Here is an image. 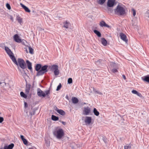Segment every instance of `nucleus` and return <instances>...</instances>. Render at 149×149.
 <instances>
[{"label": "nucleus", "mask_w": 149, "mask_h": 149, "mask_svg": "<svg viewBox=\"0 0 149 149\" xmlns=\"http://www.w3.org/2000/svg\"><path fill=\"white\" fill-rule=\"evenodd\" d=\"M23 143L26 145H27L28 144V141L27 140L25 139L22 140Z\"/></svg>", "instance_id": "nucleus-40"}, {"label": "nucleus", "mask_w": 149, "mask_h": 149, "mask_svg": "<svg viewBox=\"0 0 149 149\" xmlns=\"http://www.w3.org/2000/svg\"><path fill=\"white\" fill-rule=\"evenodd\" d=\"M72 144H73V145L74 146H71L72 149H74V148L76 147V145L74 143H73Z\"/></svg>", "instance_id": "nucleus-48"}, {"label": "nucleus", "mask_w": 149, "mask_h": 149, "mask_svg": "<svg viewBox=\"0 0 149 149\" xmlns=\"http://www.w3.org/2000/svg\"><path fill=\"white\" fill-rule=\"evenodd\" d=\"M20 137L22 141L24 139V136L22 135L20 136Z\"/></svg>", "instance_id": "nucleus-54"}, {"label": "nucleus", "mask_w": 149, "mask_h": 149, "mask_svg": "<svg viewBox=\"0 0 149 149\" xmlns=\"http://www.w3.org/2000/svg\"><path fill=\"white\" fill-rule=\"evenodd\" d=\"M91 112V109L88 107L84 108L83 114L84 115H88Z\"/></svg>", "instance_id": "nucleus-8"}, {"label": "nucleus", "mask_w": 149, "mask_h": 149, "mask_svg": "<svg viewBox=\"0 0 149 149\" xmlns=\"http://www.w3.org/2000/svg\"><path fill=\"white\" fill-rule=\"evenodd\" d=\"M6 6L8 10H10L11 8L10 5L8 3H7L6 4Z\"/></svg>", "instance_id": "nucleus-39"}, {"label": "nucleus", "mask_w": 149, "mask_h": 149, "mask_svg": "<svg viewBox=\"0 0 149 149\" xmlns=\"http://www.w3.org/2000/svg\"><path fill=\"white\" fill-rule=\"evenodd\" d=\"M72 82V78H70L68 79V82L69 84H71Z\"/></svg>", "instance_id": "nucleus-36"}, {"label": "nucleus", "mask_w": 149, "mask_h": 149, "mask_svg": "<svg viewBox=\"0 0 149 149\" xmlns=\"http://www.w3.org/2000/svg\"><path fill=\"white\" fill-rule=\"evenodd\" d=\"M31 88V85H26L25 88V93L26 94H28Z\"/></svg>", "instance_id": "nucleus-16"}, {"label": "nucleus", "mask_w": 149, "mask_h": 149, "mask_svg": "<svg viewBox=\"0 0 149 149\" xmlns=\"http://www.w3.org/2000/svg\"><path fill=\"white\" fill-rule=\"evenodd\" d=\"M122 77H123V79L125 80L126 79V77L125 76V75H124V74L123 75Z\"/></svg>", "instance_id": "nucleus-57"}, {"label": "nucleus", "mask_w": 149, "mask_h": 149, "mask_svg": "<svg viewBox=\"0 0 149 149\" xmlns=\"http://www.w3.org/2000/svg\"><path fill=\"white\" fill-rule=\"evenodd\" d=\"M115 0H108L107 2V5L108 7H112L116 4Z\"/></svg>", "instance_id": "nucleus-7"}, {"label": "nucleus", "mask_w": 149, "mask_h": 149, "mask_svg": "<svg viewBox=\"0 0 149 149\" xmlns=\"http://www.w3.org/2000/svg\"><path fill=\"white\" fill-rule=\"evenodd\" d=\"M142 79L143 81L149 83V76H146L144 78L142 77Z\"/></svg>", "instance_id": "nucleus-23"}, {"label": "nucleus", "mask_w": 149, "mask_h": 149, "mask_svg": "<svg viewBox=\"0 0 149 149\" xmlns=\"http://www.w3.org/2000/svg\"><path fill=\"white\" fill-rule=\"evenodd\" d=\"M5 49L6 53L8 55L9 57L13 54V53L8 47H5Z\"/></svg>", "instance_id": "nucleus-10"}, {"label": "nucleus", "mask_w": 149, "mask_h": 149, "mask_svg": "<svg viewBox=\"0 0 149 149\" xmlns=\"http://www.w3.org/2000/svg\"><path fill=\"white\" fill-rule=\"evenodd\" d=\"M14 146V144L13 143H11L8 146H5L4 148H2L0 149H12Z\"/></svg>", "instance_id": "nucleus-13"}, {"label": "nucleus", "mask_w": 149, "mask_h": 149, "mask_svg": "<svg viewBox=\"0 0 149 149\" xmlns=\"http://www.w3.org/2000/svg\"><path fill=\"white\" fill-rule=\"evenodd\" d=\"M112 71L113 72L115 73L117 72V69L114 68L112 69Z\"/></svg>", "instance_id": "nucleus-47"}, {"label": "nucleus", "mask_w": 149, "mask_h": 149, "mask_svg": "<svg viewBox=\"0 0 149 149\" xmlns=\"http://www.w3.org/2000/svg\"><path fill=\"white\" fill-rule=\"evenodd\" d=\"M17 66H19L23 69H25L26 67L24 61L22 58H18L17 60Z\"/></svg>", "instance_id": "nucleus-6"}, {"label": "nucleus", "mask_w": 149, "mask_h": 149, "mask_svg": "<svg viewBox=\"0 0 149 149\" xmlns=\"http://www.w3.org/2000/svg\"><path fill=\"white\" fill-rule=\"evenodd\" d=\"M93 91L95 93H97L99 94L100 95H102V93L100 92V91H97L95 89H93Z\"/></svg>", "instance_id": "nucleus-42"}, {"label": "nucleus", "mask_w": 149, "mask_h": 149, "mask_svg": "<svg viewBox=\"0 0 149 149\" xmlns=\"http://www.w3.org/2000/svg\"><path fill=\"white\" fill-rule=\"evenodd\" d=\"M24 107L26 108L27 106V104L26 102H24Z\"/></svg>", "instance_id": "nucleus-52"}, {"label": "nucleus", "mask_w": 149, "mask_h": 149, "mask_svg": "<svg viewBox=\"0 0 149 149\" xmlns=\"http://www.w3.org/2000/svg\"><path fill=\"white\" fill-rule=\"evenodd\" d=\"M4 119L2 117H0V123H1L3 121Z\"/></svg>", "instance_id": "nucleus-49"}, {"label": "nucleus", "mask_w": 149, "mask_h": 149, "mask_svg": "<svg viewBox=\"0 0 149 149\" xmlns=\"http://www.w3.org/2000/svg\"><path fill=\"white\" fill-rule=\"evenodd\" d=\"M37 93L38 95L40 97H45L46 95H47L48 97V95L49 94V90H47L44 92L40 88H38L37 90Z\"/></svg>", "instance_id": "nucleus-4"}, {"label": "nucleus", "mask_w": 149, "mask_h": 149, "mask_svg": "<svg viewBox=\"0 0 149 149\" xmlns=\"http://www.w3.org/2000/svg\"><path fill=\"white\" fill-rule=\"evenodd\" d=\"M25 49H26V48H25ZM26 52H27V53H28V51H27V49H26Z\"/></svg>", "instance_id": "nucleus-60"}, {"label": "nucleus", "mask_w": 149, "mask_h": 149, "mask_svg": "<svg viewBox=\"0 0 149 149\" xmlns=\"http://www.w3.org/2000/svg\"><path fill=\"white\" fill-rule=\"evenodd\" d=\"M26 63H27L28 68V69L30 70H32V67L31 63L28 60H27L26 61Z\"/></svg>", "instance_id": "nucleus-17"}, {"label": "nucleus", "mask_w": 149, "mask_h": 149, "mask_svg": "<svg viewBox=\"0 0 149 149\" xmlns=\"http://www.w3.org/2000/svg\"><path fill=\"white\" fill-rule=\"evenodd\" d=\"M69 22H68L67 21H66L64 23V25L63 26L66 28H68V24Z\"/></svg>", "instance_id": "nucleus-29"}, {"label": "nucleus", "mask_w": 149, "mask_h": 149, "mask_svg": "<svg viewBox=\"0 0 149 149\" xmlns=\"http://www.w3.org/2000/svg\"><path fill=\"white\" fill-rule=\"evenodd\" d=\"M13 37H19L18 34H16L13 36Z\"/></svg>", "instance_id": "nucleus-51"}, {"label": "nucleus", "mask_w": 149, "mask_h": 149, "mask_svg": "<svg viewBox=\"0 0 149 149\" xmlns=\"http://www.w3.org/2000/svg\"><path fill=\"white\" fill-rule=\"evenodd\" d=\"M93 113H94V114L97 116H98L99 115V112L97 111V109L95 108H94L93 109Z\"/></svg>", "instance_id": "nucleus-24"}, {"label": "nucleus", "mask_w": 149, "mask_h": 149, "mask_svg": "<svg viewBox=\"0 0 149 149\" xmlns=\"http://www.w3.org/2000/svg\"><path fill=\"white\" fill-rule=\"evenodd\" d=\"M20 95L22 97L24 98H26L27 97V95L26 94H24V93L23 92H21L20 93Z\"/></svg>", "instance_id": "nucleus-27"}, {"label": "nucleus", "mask_w": 149, "mask_h": 149, "mask_svg": "<svg viewBox=\"0 0 149 149\" xmlns=\"http://www.w3.org/2000/svg\"><path fill=\"white\" fill-rule=\"evenodd\" d=\"M100 26L102 27H106L111 29V27L107 24L103 20L101 21L100 22Z\"/></svg>", "instance_id": "nucleus-9"}, {"label": "nucleus", "mask_w": 149, "mask_h": 149, "mask_svg": "<svg viewBox=\"0 0 149 149\" xmlns=\"http://www.w3.org/2000/svg\"><path fill=\"white\" fill-rule=\"evenodd\" d=\"M54 136L58 139H61L64 136V133L63 130L58 127H56L53 132Z\"/></svg>", "instance_id": "nucleus-1"}, {"label": "nucleus", "mask_w": 149, "mask_h": 149, "mask_svg": "<svg viewBox=\"0 0 149 149\" xmlns=\"http://www.w3.org/2000/svg\"><path fill=\"white\" fill-rule=\"evenodd\" d=\"M49 68L51 71L54 72L55 75H57L59 74V70L58 69V66L57 65H49Z\"/></svg>", "instance_id": "nucleus-3"}, {"label": "nucleus", "mask_w": 149, "mask_h": 149, "mask_svg": "<svg viewBox=\"0 0 149 149\" xmlns=\"http://www.w3.org/2000/svg\"><path fill=\"white\" fill-rule=\"evenodd\" d=\"M110 65L111 66L112 68H116V67L117 65L114 63H111L110 64Z\"/></svg>", "instance_id": "nucleus-34"}, {"label": "nucleus", "mask_w": 149, "mask_h": 149, "mask_svg": "<svg viewBox=\"0 0 149 149\" xmlns=\"http://www.w3.org/2000/svg\"><path fill=\"white\" fill-rule=\"evenodd\" d=\"M132 92L133 94L136 95L138 92L136 90H133L132 91Z\"/></svg>", "instance_id": "nucleus-44"}, {"label": "nucleus", "mask_w": 149, "mask_h": 149, "mask_svg": "<svg viewBox=\"0 0 149 149\" xmlns=\"http://www.w3.org/2000/svg\"><path fill=\"white\" fill-rule=\"evenodd\" d=\"M41 65L40 64H37L36 65L35 67V69L36 71H39L41 68Z\"/></svg>", "instance_id": "nucleus-21"}, {"label": "nucleus", "mask_w": 149, "mask_h": 149, "mask_svg": "<svg viewBox=\"0 0 149 149\" xmlns=\"http://www.w3.org/2000/svg\"><path fill=\"white\" fill-rule=\"evenodd\" d=\"M136 95L140 97H142V95L141 94V93L138 92L136 94Z\"/></svg>", "instance_id": "nucleus-50"}, {"label": "nucleus", "mask_w": 149, "mask_h": 149, "mask_svg": "<svg viewBox=\"0 0 149 149\" xmlns=\"http://www.w3.org/2000/svg\"><path fill=\"white\" fill-rule=\"evenodd\" d=\"M21 7L25 10V11L27 13H30L31 11L26 6L22 3H20Z\"/></svg>", "instance_id": "nucleus-14"}, {"label": "nucleus", "mask_w": 149, "mask_h": 149, "mask_svg": "<svg viewBox=\"0 0 149 149\" xmlns=\"http://www.w3.org/2000/svg\"><path fill=\"white\" fill-rule=\"evenodd\" d=\"M94 32L98 37H100L101 36V34L97 30H94Z\"/></svg>", "instance_id": "nucleus-22"}, {"label": "nucleus", "mask_w": 149, "mask_h": 149, "mask_svg": "<svg viewBox=\"0 0 149 149\" xmlns=\"http://www.w3.org/2000/svg\"><path fill=\"white\" fill-rule=\"evenodd\" d=\"M52 119L54 121H57L58 120V118L54 115L52 116Z\"/></svg>", "instance_id": "nucleus-28"}, {"label": "nucleus", "mask_w": 149, "mask_h": 149, "mask_svg": "<svg viewBox=\"0 0 149 149\" xmlns=\"http://www.w3.org/2000/svg\"><path fill=\"white\" fill-rule=\"evenodd\" d=\"M61 122L63 125H66V123L65 122L62 121Z\"/></svg>", "instance_id": "nucleus-58"}, {"label": "nucleus", "mask_w": 149, "mask_h": 149, "mask_svg": "<svg viewBox=\"0 0 149 149\" xmlns=\"http://www.w3.org/2000/svg\"><path fill=\"white\" fill-rule=\"evenodd\" d=\"M114 10L115 14L118 15H123L126 13L124 8L119 4L117 6Z\"/></svg>", "instance_id": "nucleus-2"}, {"label": "nucleus", "mask_w": 149, "mask_h": 149, "mask_svg": "<svg viewBox=\"0 0 149 149\" xmlns=\"http://www.w3.org/2000/svg\"><path fill=\"white\" fill-rule=\"evenodd\" d=\"M14 40L18 43H21L22 42L21 39L20 38H13Z\"/></svg>", "instance_id": "nucleus-25"}, {"label": "nucleus", "mask_w": 149, "mask_h": 149, "mask_svg": "<svg viewBox=\"0 0 149 149\" xmlns=\"http://www.w3.org/2000/svg\"><path fill=\"white\" fill-rule=\"evenodd\" d=\"M92 121V118L90 117L86 116V117L85 122L87 125H90Z\"/></svg>", "instance_id": "nucleus-11"}, {"label": "nucleus", "mask_w": 149, "mask_h": 149, "mask_svg": "<svg viewBox=\"0 0 149 149\" xmlns=\"http://www.w3.org/2000/svg\"><path fill=\"white\" fill-rule=\"evenodd\" d=\"M120 37H127L126 36L124 33H120L118 34Z\"/></svg>", "instance_id": "nucleus-32"}, {"label": "nucleus", "mask_w": 149, "mask_h": 149, "mask_svg": "<svg viewBox=\"0 0 149 149\" xmlns=\"http://www.w3.org/2000/svg\"><path fill=\"white\" fill-rule=\"evenodd\" d=\"M106 0H99L97 1V3L99 4L102 5L106 1Z\"/></svg>", "instance_id": "nucleus-26"}, {"label": "nucleus", "mask_w": 149, "mask_h": 149, "mask_svg": "<svg viewBox=\"0 0 149 149\" xmlns=\"http://www.w3.org/2000/svg\"><path fill=\"white\" fill-rule=\"evenodd\" d=\"M55 110L58 113L62 115L63 116L65 114V112L63 110L58 109L57 107H56Z\"/></svg>", "instance_id": "nucleus-15"}, {"label": "nucleus", "mask_w": 149, "mask_h": 149, "mask_svg": "<svg viewBox=\"0 0 149 149\" xmlns=\"http://www.w3.org/2000/svg\"><path fill=\"white\" fill-rule=\"evenodd\" d=\"M16 19L18 22L21 25L22 22V19L19 16H17L16 17Z\"/></svg>", "instance_id": "nucleus-19"}, {"label": "nucleus", "mask_w": 149, "mask_h": 149, "mask_svg": "<svg viewBox=\"0 0 149 149\" xmlns=\"http://www.w3.org/2000/svg\"><path fill=\"white\" fill-rule=\"evenodd\" d=\"M102 139H103V141L105 143H106L107 142V139L105 137H102Z\"/></svg>", "instance_id": "nucleus-45"}, {"label": "nucleus", "mask_w": 149, "mask_h": 149, "mask_svg": "<svg viewBox=\"0 0 149 149\" xmlns=\"http://www.w3.org/2000/svg\"><path fill=\"white\" fill-rule=\"evenodd\" d=\"M101 61L102 60H101L100 59L96 62V63L97 65H100V63L101 62Z\"/></svg>", "instance_id": "nucleus-41"}, {"label": "nucleus", "mask_w": 149, "mask_h": 149, "mask_svg": "<svg viewBox=\"0 0 149 149\" xmlns=\"http://www.w3.org/2000/svg\"><path fill=\"white\" fill-rule=\"evenodd\" d=\"M107 9L108 10V12H110L111 13H112L113 12V10L112 8H111V7H107Z\"/></svg>", "instance_id": "nucleus-33"}, {"label": "nucleus", "mask_w": 149, "mask_h": 149, "mask_svg": "<svg viewBox=\"0 0 149 149\" xmlns=\"http://www.w3.org/2000/svg\"><path fill=\"white\" fill-rule=\"evenodd\" d=\"M61 83H60L59 85L58 86L56 90L57 91H59L61 88Z\"/></svg>", "instance_id": "nucleus-38"}, {"label": "nucleus", "mask_w": 149, "mask_h": 149, "mask_svg": "<svg viewBox=\"0 0 149 149\" xmlns=\"http://www.w3.org/2000/svg\"><path fill=\"white\" fill-rule=\"evenodd\" d=\"M132 11L133 12V15L134 16H135L136 14V12L135 10L134 9L132 8Z\"/></svg>", "instance_id": "nucleus-43"}, {"label": "nucleus", "mask_w": 149, "mask_h": 149, "mask_svg": "<svg viewBox=\"0 0 149 149\" xmlns=\"http://www.w3.org/2000/svg\"><path fill=\"white\" fill-rule=\"evenodd\" d=\"M46 144H47V146H49L50 143H49V142H46Z\"/></svg>", "instance_id": "nucleus-55"}, {"label": "nucleus", "mask_w": 149, "mask_h": 149, "mask_svg": "<svg viewBox=\"0 0 149 149\" xmlns=\"http://www.w3.org/2000/svg\"><path fill=\"white\" fill-rule=\"evenodd\" d=\"M120 38L121 40L125 42L126 43L127 42L128 40L127 39V38Z\"/></svg>", "instance_id": "nucleus-37"}, {"label": "nucleus", "mask_w": 149, "mask_h": 149, "mask_svg": "<svg viewBox=\"0 0 149 149\" xmlns=\"http://www.w3.org/2000/svg\"><path fill=\"white\" fill-rule=\"evenodd\" d=\"M10 19L12 20L13 21V17L12 16H10Z\"/></svg>", "instance_id": "nucleus-56"}, {"label": "nucleus", "mask_w": 149, "mask_h": 149, "mask_svg": "<svg viewBox=\"0 0 149 149\" xmlns=\"http://www.w3.org/2000/svg\"><path fill=\"white\" fill-rule=\"evenodd\" d=\"M19 71L21 72L20 69H19Z\"/></svg>", "instance_id": "nucleus-61"}, {"label": "nucleus", "mask_w": 149, "mask_h": 149, "mask_svg": "<svg viewBox=\"0 0 149 149\" xmlns=\"http://www.w3.org/2000/svg\"><path fill=\"white\" fill-rule=\"evenodd\" d=\"M48 67H49V66L47 65H45L41 67V70L38 72L36 75L37 76L41 75L47 72L48 71L47 68Z\"/></svg>", "instance_id": "nucleus-5"}, {"label": "nucleus", "mask_w": 149, "mask_h": 149, "mask_svg": "<svg viewBox=\"0 0 149 149\" xmlns=\"http://www.w3.org/2000/svg\"><path fill=\"white\" fill-rule=\"evenodd\" d=\"M23 44L25 45V43L26 42V41L24 40H22V42H21Z\"/></svg>", "instance_id": "nucleus-46"}, {"label": "nucleus", "mask_w": 149, "mask_h": 149, "mask_svg": "<svg viewBox=\"0 0 149 149\" xmlns=\"http://www.w3.org/2000/svg\"><path fill=\"white\" fill-rule=\"evenodd\" d=\"M29 52L31 54H33V49L30 47H29Z\"/></svg>", "instance_id": "nucleus-30"}, {"label": "nucleus", "mask_w": 149, "mask_h": 149, "mask_svg": "<svg viewBox=\"0 0 149 149\" xmlns=\"http://www.w3.org/2000/svg\"><path fill=\"white\" fill-rule=\"evenodd\" d=\"M35 110H33V112H32L31 113V115H33L35 114Z\"/></svg>", "instance_id": "nucleus-53"}, {"label": "nucleus", "mask_w": 149, "mask_h": 149, "mask_svg": "<svg viewBox=\"0 0 149 149\" xmlns=\"http://www.w3.org/2000/svg\"><path fill=\"white\" fill-rule=\"evenodd\" d=\"M148 12H149V10H148Z\"/></svg>", "instance_id": "nucleus-62"}, {"label": "nucleus", "mask_w": 149, "mask_h": 149, "mask_svg": "<svg viewBox=\"0 0 149 149\" xmlns=\"http://www.w3.org/2000/svg\"><path fill=\"white\" fill-rule=\"evenodd\" d=\"M0 84L1 86L3 87H4L5 86H6L7 85L8 86V84H6V83L3 81L0 82Z\"/></svg>", "instance_id": "nucleus-31"}, {"label": "nucleus", "mask_w": 149, "mask_h": 149, "mask_svg": "<svg viewBox=\"0 0 149 149\" xmlns=\"http://www.w3.org/2000/svg\"><path fill=\"white\" fill-rule=\"evenodd\" d=\"M10 57L15 64L17 65V61L16 60L13 54Z\"/></svg>", "instance_id": "nucleus-18"}, {"label": "nucleus", "mask_w": 149, "mask_h": 149, "mask_svg": "<svg viewBox=\"0 0 149 149\" xmlns=\"http://www.w3.org/2000/svg\"><path fill=\"white\" fill-rule=\"evenodd\" d=\"M65 97H66V98L67 100H69V99L68 97V96L67 95Z\"/></svg>", "instance_id": "nucleus-59"}, {"label": "nucleus", "mask_w": 149, "mask_h": 149, "mask_svg": "<svg viewBox=\"0 0 149 149\" xmlns=\"http://www.w3.org/2000/svg\"><path fill=\"white\" fill-rule=\"evenodd\" d=\"M72 103L74 104H77L78 102V99L76 97H72Z\"/></svg>", "instance_id": "nucleus-20"}, {"label": "nucleus", "mask_w": 149, "mask_h": 149, "mask_svg": "<svg viewBox=\"0 0 149 149\" xmlns=\"http://www.w3.org/2000/svg\"><path fill=\"white\" fill-rule=\"evenodd\" d=\"M131 146L130 145H127L124 146V149H130Z\"/></svg>", "instance_id": "nucleus-35"}, {"label": "nucleus", "mask_w": 149, "mask_h": 149, "mask_svg": "<svg viewBox=\"0 0 149 149\" xmlns=\"http://www.w3.org/2000/svg\"><path fill=\"white\" fill-rule=\"evenodd\" d=\"M100 40L101 43L103 46H106L107 45V42L104 38H101Z\"/></svg>", "instance_id": "nucleus-12"}]
</instances>
